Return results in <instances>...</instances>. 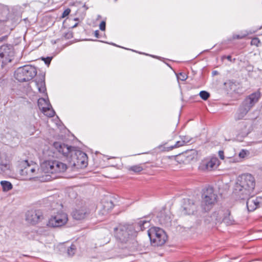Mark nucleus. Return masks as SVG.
Wrapping results in <instances>:
<instances>
[{
  "label": "nucleus",
  "mask_w": 262,
  "mask_h": 262,
  "mask_svg": "<svg viewBox=\"0 0 262 262\" xmlns=\"http://www.w3.org/2000/svg\"><path fill=\"white\" fill-rule=\"evenodd\" d=\"M67 165L58 161H46L40 164L39 168L34 165H27L20 171V174L26 179H40L41 181H48L54 179L50 174L64 172Z\"/></svg>",
  "instance_id": "nucleus-1"
},
{
  "label": "nucleus",
  "mask_w": 262,
  "mask_h": 262,
  "mask_svg": "<svg viewBox=\"0 0 262 262\" xmlns=\"http://www.w3.org/2000/svg\"><path fill=\"white\" fill-rule=\"evenodd\" d=\"M53 146L59 153L67 157V160L71 166L77 168L86 167L87 156L84 152L75 147L69 146L58 142L54 143Z\"/></svg>",
  "instance_id": "nucleus-2"
},
{
  "label": "nucleus",
  "mask_w": 262,
  "mask_h": 262,
  "mask_svg": "<svg viewBox=\"0 0 262 262\" xmlns=\"http://www.w3.org/2000/svg\"><path fill=\"white\" fill-rule=\"evenodd\" d=\"M255 185V179L251 174H242L237 178L234 192L242 199H244L250 195Z\"/></svg>",
  "instance_id": "nucleus-3"
},
{
  "label": "nucleus",
  "mask_w": 262,
  "mask_h": 262,
  "mask_svg": "<svg viewBox=\"0 0 262 262\" xmlns=\"http://www.w3.org/2000/svg\"><path fill=\"white\" fill-rule=\"evenodd\" d=\"M217 195L212 187H207L203 190L201 207L202 211L207 212L211 209L216 202Z\"/></svg>",
  "instance_id": "nucleus-4"
},
{
  "label": "nucleus",
  "mask_w": 262,
  "mask_h": 262,
  "mask_svg": "<svg viewBox=\"0 0 262 262\" xmlns=\"http://www.w3.org/2000/svg\"><path fill=\"white\" fill-rule=\"evenodd\" d=\"M37 74V70L34 67L26 65L18 68L15 72L16 79L19 82L28 81L31 80Z\"/></svg>",
  "instance_id": "nucleus-5"
},
{
  "label": "nucleus",
  "mask_w": 262,
  "mask_h": 262,
  "mask_svg": "<svg viewBox=\"0 0 262 262\" xmlns=\"http://www.w3.org/2000/svg\"><path fill=\"white\" fill-rule=\"evenodd\" d=\"M148 235L151 243L154 246H162L167 240V236L165 232L163 230L158 227H154L150 228L148 230Z\"/></svg>",
  "instance_id": "nucleus-6"
},
{
  "label": "nucleus",
  "mask_w": 262,
  "mask_h": 262,
  "mask_svg": "<svg viewBox=\"0 0 262 262\" xmlns=\"http://www.w3.org/2000/svg\"><path fill=\"white\" fill-rule=\"evenodd\" d=\"M131 227L127 225H119L114 228L115 235L120 242L126 243L131 237Z\"/></svg>",
  "instance_id": "nucleus-7"
},
{
  "label": "nucleus",
  "mask_w": 262,
  "mask_h": 262,
  "mask_svg": "<svg viewBox=\"0 0 262 262\" xmlns=\"http://www.w3.org/2000/svg\"><path fill=\"white\" fill-rule=\"evenodd\" d=\"M68 220V215L63 212H58L49 219L47 225L51 227H58L65 225Z\"/></svg>",
  "instance_id": "nucleus-8"
},
{
  "label": "nucleus",
  "mask_w": 262,
  "mask_h": 262,
  "mask_svg": "<svg viewBox=\"0 0 262 262\" xmlns=\"http://www.w3.org/2000/svg\"><path fill=\"white\" fill-rule=\"evenodd\" d=\"M14 55V50L11 46L4 45L0 47V62L3 64H7L11 62Z\"/></svg>",
  "instance_id": "nucleus-9"
},
{
  "label": "nucleus",
  "mask_w": 262,
  "mask_h": 262,
  "mask_svg": "<svg viewBox=\"0 0 262 262\" xmlns=\"http://www.w3.org/2000/svg\"><path fill=\"white\" fill-rule=\"evenodd\" d=\"M43 219L42 211L40 210H31L26 213V220L30 224L35 225Z\"/></svg>",
  "instance_id": "nucleus-10"
},
{
  "label": "nucleus",
  "mask_w": 262,
  "mask_h": 262,
  "mask_svg": "<svg viewBox=\"0 0 262 262\" xmlns=\"http://www.w3.org/2000/svg\"><path fill=\"white\" fill-rule=\"evenodd\" d=\"M183 212L185 214H194L198 211V206L196 202L192 199H184L182 206Z\"/></svg>",
  "instance_id": "nucleus-11"
},
{
  "label": "nucleus",
  "mask_w": 262,
  "mask_h": 262,
  "mask_svg": "<svg viewBox=\"0 0 262 262\" xmlns=\"http://www.w3.org/2000/svg\"><path fill=\"white\" fill-rule=\"evenodd\" d=\"M224 211L219 210L215 211L210 216L205 219V222L208 224H211L212 226L222 223V216L223 215Z\"/></svg>",
  "instance_id": "nucleus-12"
},
{
  "label": "nucleus",
  "mask_w": 262,
  "mask_h": 262,
  "mask_svg": "<svg viewBox=\"0 0 262 262\" xmlns=\"http://www.w3.org/2000/svg\"><path fill=\"white\" fill-rule=\"evenodd\" d=\"M159 223L165 226H168L170 225L171 221V215L169 211L162 210L159 213L158 216Z\"/></svg>",
  "instance_id": "nucleus-13"
},
{
  "label": "nucleus",
  "mask_w": 262,
  "mask_h": 262,
  "mask_svg": "<svg viewBox=\"0 0 262 262\" xmlns=\"http://www.w3.org/2000/svg\"><path fill=\"white\" fill-rule=\"evenodd\" d=\"M262 202L261 197H251L247 201V207L249 211H253L260 206Z\"/></svg>",
  "instance_id": "nucleus-14"
},
{
  "label": "nucleus",
  "mask_w": 262,
  "mask_h": 262,
  "mask_svg": "<svg viewBox=\"0 0 262 262\" xmlns=\"http://www.w3.org/2000/svg\"><path fill=\"white\" fill-rule=\"evenodd\" d=\"M260 96V95L259 92H254L247 97L243 101V103H244L245 105H248L250 108H251L258 101Z\"/></svg>",
  "instance_id": "nucleus-15"
},
{
  "label": "nucleus",
  "mask_w": 262,
  "mask_h": 262,
  "mask_svg": "<svg viewBox=\"0 0 262 262\" xmlns=\"http://www.w3.org/2000/svg\"><path fill=\"white\" fill-rule=\"evenodd\" d=\"M250 109L249 106L245 105L244 103L243 102L235 114V120H239L243 119Z\"/></svg>",
  "instance_id": "nucleus-16"
},
{
  "label": "nucleus",
  "mask_w": 262,
  "mask_h": 262,
  "mask_svg": "<svg viewBox=\"0 0 262 262\" xmlns=\"http://www.w3.org/2000/svg\"><path fill=\"white\" fill-rule=\"evenodd\" d=\"M88 215V212L85 208L75 210L72 213L73 218L77 220H83L85 219Z\"/></svg>",
  "instance_id": "nucleus-17"
},
{
  "label": "nucleus",
  "mask_w": 262,
  "mask_h": 262,
  "mask_svg": "<svg viewBox=\"0 0 262 262\" xmlns=\"http://www.w3.org/2000/svg\"><path fill=\"white\" fill-rule=\"evenodd\" d=\"M222 222H224L227 225H231L234 224V221L228 210L225 212L224 211L223 215L222 216Z\"/></svg>",
  "instance_id": "nucleus-18"
},
{
  "label": "nucleus",
  "mask_w": 262,
  "mask_h": 262,
  "mask_svg": "<svg viewBox=\"0 0 262 262\" xmlns=\"http://www.w3.org/2000/svg\"><path fill=\"white\" fill-rule=\"evenodd\" d=\"M191 139H192L188 136H183L181 138V140L178 141L173 146H171L170 147L171 149H173L174 148H177L183 146L185 144L189 143Z\"/></svg>",
  "instance_id": "nucleus-19"
},
{
  "label": "nucleus",
  "mask_w": 262,
  "mask_h": 262,
  "mask_svg": "<svg viewBox=\"0 0 262 262\" xmlns=\"http://www.w3.org/2000/svg\"><path fill=\"white\" fill-rule=\"evenodd\" d=\"M35 84L39 92L45 93L46 91L45 79L41 77L35 80Z\"/></svg>",
  "instance_id": "nucleus-20"
},
{
  "label": "nucleus",
  "mask_w": 262,
  "mask_h": 262,
  "mask_svg": "<svg viewBox=\"0 0 262 262\" xmlns=\"http://www.w3.org/2000/svg\"><path fill=\"white\" fill-rule=\"evenodd\" d=\"M102 206L103 209V213H106L112 210L114 205L113 201L110 199H107L106 200L103 202Z\"/></svg>",
  "instance_id": "nucleus-21"
},
{
  "label": "nucleus",
  "mask_w": 262,
  "mask_h": 262,
  "mask_svg": "<svg viewBox=\"0 0 262 262\" xmlns=\"http://www.w3.org/2000/svg\"><path fill=\"white\" fill-rule=\"evenodd\" d=\"M38 105L42 112H46L47 106H51V104L46 99L41 98L38 100Z\"/></svg>",
  "instance_id": "nucleus-22"
},
{
  "label": "nucleus",
  "mask_w": 262,
  "mask_h": 262,
  "mask_svg": "<svg viewBox=\"0 0 262 262\" xmlns=\"http://www.w3.org/2000/svg\"><path fill=\"white\" fill-rule=\"evenodd\" d=\"M149 225V223L148 221L145 220H142L137 223L136 228L141 230H143L145 228H147Z\"/></svg>",
  "instance_id": "nucleus-23"
},
{
  "label": "nucleus",
  "mask_w": 262,
  "mask_h": 262,
  "mask_svg": "<svg viewBox=\"0 0 262 262\" xmlns=\"http://www.w3.org/2000/svg\"><path fill=\"white\" fill-rule=\"evenodd\" d=\"M197 155L196 151L194 149H191L187 151L185 156L188 159V160H191L195 158Z\"/></svg>",
  "instance_id": "nucleus-24"
},
{
  "label": "nucleus",
  "mask_w": 262,
  "mask_h": 262,
  "mask_svg": "<svg viewBox=\"0 0 262 262\" xmlns=\"http://www.w3.org/2000/svg\"><path fill=\"white\" fill-rule=\"evenodd\" d=\"M1 184L3 187L4 191H8L12 188V185L11 183L7 181H2Z\"/></svg>",
  "instance_id": "nucleus-25"
},
{
  "label": "nucleus",
  "mask_w": 262,
  "mask_h": 262,
  "mask_svg": "<svg viewBox=\"0 0 262 262\" xmlns=\"http://www.w3.org/2000/svg\"><path fill=\"white\" fill-rule=\"evenodd\" d=\"M217 160L216 159H212L207 162L206 166L207 169L211 170L213 168L216 164Z\"/></svg>",
  "instance_id": "nucleus-26"
},
{
  "label": "nucleus",
  "mask_w": 262,
  "mask_h": 262,
  "mask_svg": "<svg viewBox=\"0 0 262 262\" xmlns=\"http://www.w3.org/2000/svg\"><path fill=\"white\" fill-rule=\"evenodd\" d=\"M128 170L135 172H139L143 170V168L140 165H137L129 167Z\"/></svg>",
  "instance_id": "nucleus-27"
},
{
  "label": "nucleus",
  "mask_w": 262,
  "mask_h": 262,
  "mask_svg": "<svg viewBox=\"0 0 262 262\" xmlns=\"http://www.w3.org/2000/svg\"><path fill=\"white\" fill-rule=\"evenodd\" d=\"M76 247L74 245H72L67 249V254L70 256H72L75 253Z\"/></svg>",
  "instance_id": "nucleus-28"
},
{
  "label": "nucleus",
  "mask_w": 262,
  "mask_h": 262,
  "mask_svg": "<svg viewBox=\"0 0 262 262\" xmlns=\"http://www.w3.org/2000/svg\"><path fill=\"white\" fill-rule=\"evenodd\" d=\"M51 106H47L46 109V112H42L45 115L49 117H52L54 116L55 112L53 110L50 108Z\"/></svg>",
  "instance_id": "nucleus-29"
},
{
  "label": "nucleus",
  "mask_w": 262,
  "mask_h": 262,
  "mask_svg": "<svg viewBox=\"0 0 262 262\" xmlns=\"http://www.w3.org/2000/svg\"><path fill=\"white\" fill-rule=\"evenodd\" d=\"M199 95L201 98L204 100H207L210 96L209 93L205 91H201Z\"/></svg>",
  "instance_id": "nucleus-30"
},
{
  "label": "nucleus",
  "mask_w": 262,
  "mask_h": 262,
  "mask_svg": "<svg viewBox=\"0 0 262 262\" xmlns=\"http://www.w3.org/2000/svg\"><path fill=\"white\" fill-rule=\"evenodd\" d=\"M249 151L246 149H242L238 154V156L241 158H245L249 155Z\"/></svg>",
  "instance_id": "nucleus-31"
},
{
  "label": "nucleus",
  "mask_w": 262,
  "mask_h": 262,
  "mask_svg": "<svg viewBox=\"0 0 262 262\" xmlns=\"http://www.w3.org/2000/svg\"><path fill=\"white\" fill-rule=\"evenodd\" d=\"M0 166L1 170L5 172L6 170H8L9 168V165L7 163H3L2 162H0Z\"/></svg>",
  "instance_id": "nucleus-32"
},
{
  "label": "nucleus",
  "mask_w": 262,
  "mask_h": 262,
  "mask_svg": "<svg viewBox=\"0 0 262 262\" xmlns=\"http://www.w3.org/2000/svg\"><path fill=\"white\" fill-rule=\"evenodd\" d=\"M177 78L178 80L184 81L187 79V76L184 73H180L177 75Z\"/></svg>",
  "instance_id": "nucleus-33"
},
{
  "label": "nucleus",
  "mask_w": 262,
  "mask_h": 262,
  "mask_svg": "<svg viewBox=\"0 0 262 262\" xmlns=\"http://www.w3.org/2000/svg\"><path fill=\"white\" fill-rule=\"evenodd\" d=\"M260 43V40L258 38H254L251 40V44L252 45L256 46L257 47H258Z\"/></svg>",
  "instance_id": "nucleus-34"
},
{
  "label": "nucleus",
  "mask_w": 262,
  "mask_h": 262,
  "mask_svg": "<svg viewBox=\"0 0 262 262\" xmlns=\"http://www.w3.org/2000/svg\"><path fill=\"white\" fill-rule=\"evenodd\" d=\"M63 37L66 39H70L73 37V33L71 31H69L68 32L64 33L63 34Z\"/></svg>",
  "instance_id": "nucleus-35"
},
{
  "label": "nucleus",
  "mask_w": 262,
  "mask_h": 262,
  "mask_svg": "<svg viewBox=\"0 0 262 262\" xmlns=\"http://www.w3.org/2000/svg\"><path fill=\"white\" fill-rule=\"evenodd\" d=\"M70 12L71 10L69 8L66 9L62 13V17L63 18L68 16L70 14Z\"/></svg>",
  "instance_id": "nucleus-36"
},
{
  "label": "nucleus",
  "mask_w": 262,
  "mask_h": 262,
  "mask_svg": "<svg viewBox=\"0 0 262 262\" xmlns=\"http://www.w3.org/2000/svg\"><path fill=\"white\" fill-rule=\"evenodd\" d=\"M99 28L102 31H104L105 29V22L104 21H102L101 22L99 25Z\"/></svg>",
  "instance_id": "nucleus-37"
},
{
  "label": "nucleus",
  "mask_w": 262,
  "mask_h": 262,
  "mask_svg": "<svg viewBox=\"0 0 262 262\" xmlns=\"http://www.w3.org/2000/svg\"><path fill=\"white\" fill-rule=\"evenodd\" d=\"M246 36V34H243V35H234L233 36V39H242L244 37H245Z\"/></svg>",
  "instance_id": "nucleus-38"
},
{
  "label": "nucleus",
  "mask_w": 262,
  "mask_h": 262,
  "mask_svg": "<svg viewBox=\"0 0 262 262\" xmlns=\"http://www.w3.org/2000/svg\"><path fill=\"white\" fill-rule=\"evenodd\" d=\"M42 59L43 60H44L45 61V63L47 64V65H49L50 63V62H51V58L50 57H47V58H42Z\"/></svg>",
  "instance_id": "nucleus-39"
},
{
  "label": "nucleus",
  "mask_w": 262,
  "mask_h": 262,
  "mask_svg": "<svg viewBox=\"0 0 262 262\" xmlns=\"http://www.w3.org/2000/svg\"><path fill=\"white\" fill-rule=\"evenodd\" d=\"M219 155L221 159L223 160L224 159V152L223 151H219Z\"/></svg>",
  "instance_id": "nucleus-40"
},
{
  "label": "nucleus",
  "mask_w": 262,
  "mask_h": 262,
  "mask_svg": "<svg viewBox=\"0 0 262 262\" xmlns=\"http://www.w3.org/2000/svg\"><path fill=\"white\" fill-rule=\"evenodd\" d=\"M94 35L96 37L99 38V31L98 30L95 31L94 32Z\"/></svg>",
  "instance_id": "nucleus-41"
},
{
  "label": "nucleus",
  "mask_w": 262,
  "mask_h": 262,
  "mask_svg": "<svg viewBox=\"0 0 262 262\" xmlns=\"http://www.w3.org/2000/svg\"><path fill=\"white\" fill-rule=\"evenodd\" d=\"M6 38H7L6 36L0 37V42H2L3 41H4V40H5L6 39Z\"/></svg>",
  "instance_id": "nucleus-42"
},
{
  "label": "nucleus",
  "mask_w": 262,
  "mask_h": 262,
  "mask_svg": "<svg viewBox=\"0 0 262 262\" xmlns=\"http://www.w3.org/2000/svg\"><path fill=\"white\" fill-rule=\"evenodd\" d=\"M226 58L228 60L231 61V56L230 55L227 56Z\"/></svg>",
  "instance_id": "nucleus-43"
},
{
  "label": "nucleus",
  "mask_w": 262,
  "mask_h": 262,
  "mask_svg": "<svg viewBox=\"0 0 262 262\" xmlns=\"http://www.w3.org/2000/svg\"><path fill=\"white\" fill-rule=\"evenodd\" d=\"M216 73H217L216 71H213L212 73L213 75H215Z\"/></svg>",
  "instance_id": "nucleus-44"
}]
</instances>
